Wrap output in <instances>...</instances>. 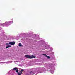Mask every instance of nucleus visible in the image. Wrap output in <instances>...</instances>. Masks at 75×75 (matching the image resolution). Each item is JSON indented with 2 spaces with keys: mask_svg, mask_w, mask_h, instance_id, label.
I'll list each match as a JSON object with an SVG mask.
<instances>
[{
  "mask_svg": "<svg viewBox=\"0 0 75 75\" xmlns=\"http://www.w3.org/2000/svg\"><path fill=\"white\" fill-rule=\"evenodd\" d=\"M25 57L27 58H28V59H31V58H36V57L33 55H25Z\"/></svg>",
  "mask_w": 75,
  "mask_h": 75,
  "instance_id": "nucleus-1",
  "label": "nucleus"
},
{
  "mask_svg": "<svg viewBox=\"0 0 75 75\" xmlns=\"http://www.w3.org/2000/svg\"><path fill=\"white\" fill-rule=\"evenodd\" d=\"M15 42H11L9 43V44H11V45H14L15 44Z\"/></svg>",
  "mask_w": 75,
  "mask_h": 75,
  "instance_id": "nucleus-2",
  "label": "nucleus"
},
{
  "mask_svg": "<svg viewBox=\"0 0 75 75\" xmlns=\"http://www.w3.org/2000/svg\"><path fill=\"white\" fill-rule=\"evenodd\" d=\"M13 70L14 71L16 70L15 71L16 72H18V70L17 69V68L16 67H15L13 69Z\"/></svg>",
  "mask_w": 75,
  "mask_h": 75,
  "instance_id": "nucleus-3",
  "label": "nucleus"
},
{
  "mask_svg": "<svg viewBox=\"0 0 75 75\" xmlns=\"http://www.w3.org/2000/svg\"><path fill=\"white\" fill-rule=\"evenodd\" d=\"M45 57H47V58L48 59H49L50 58V57L48 56L45 55Z\"/></svg>",
  "mask_w": 75,
  "mask_h": 75,
  "instance_id": "nucleus-4",
  "label": "nucleus"
},
{
  "mask_svg": "<svg viewBox=\"0 0 75 75\" xmlns=\"http://www.w3.org/2000/svg\"><path fill=\"white\" fill-rule=\"evenodd\" d=\"M18 46L19 47H21V46H22V44H21V43H20L19 44Z\"/></svg>",
  "mask_w": 75,
  "mask_h": 75,
  "instance_id": "nucleus-5",
  "label": "nucleus"
},
{
  "mask_svg": "<svg viewBox=\"0 0 75 75\" xmlns=\"http://www.w3.org/2000/svg\"><path fill=\"white\" fill-rule=\"evenodd\" d=\"M9 47H11V46L9 45L8 46H7L6 47V48H9Z\"/></svg>",
  "mask_w": 75,
  "mask_h": 75,
  "instance_id": "nucleus-6",
  "label": "nucleus"
},
{
  "mask_svg": "<svg viewBox=\"0 0 75 75\" xmlns=\"http://www.w3.org/2000/svg\"><path fill=\"white\" fill-rule=\"evenodd\" d=\"M21 74L20 73V72H18V75H21Z\"/></svg>",
  "mask_w": 75,
  "mask_h": 75,
  "instance_id": "nucleus-7",
  "label": "nucleus"
},
{
  "mask_svg": "<svg viewBox=\"0 0 75 75\" xmlns=\"http://www.w3.org/2000/svg\"><path fill=\"white\" fill-rule=\"evenodd\" d=\"M6 45H8V46H9V45H9V44H8V43H6Z\"/></svg>",
  "mask_w": 75,
  "mask_h": 75,
  "instance_id": "nucleus-8",
  "label": "nucleus"
},
{
  "mask_svg": "<svg viewBox=\"0 0 75 75\" xmlns=\"http://www.w3.org/2000/svg\"><path fill=\"white\" fill-rule=\"evenodd\" d=\"M42 55H44L45 56V55H46V54H42Z\"/></svg>",
  "mask_w": 75,
  "mask_h": 75,
  "instance_id": "nucleus-9",
  "label": "nucleus"
},
{
  "mask_svg": "<svg viewBox=\"0 0 75 75\" xmlns=\"http://www.w3.org/2000/svg\"><path fill=\"white\" fill-rule=\"evenodd\" d=\"M33 73V71H31L30 72V74H32Z\"/></svg>",
  "mask_w": 75,
  "mask_h": 75,
  "instance_id": "nucleus-10",
  "label": "nucleus"
},
{
  "mask_svg": "<svg viewBox=\"0 0 75 75\" xmlns=\"http://www.w3.org/2000/svg\"><path fill=\"white\" fill-rule=\"evenodd\" d=\"M24 69H22L21 71L22 72H23V71Z\"/></svg>",
  "mask_w": 75,
  "mask_h": 75,
  "instance_id": "nucleus-11",
  "label": "nucleus"
},
{
  "mask_svg": "<svg viewBox=\"0 0 75 75\" xmlns=\"http://www.w3.org/2000/svg\"><path fill=\"white\" fill-rule=\"evenodd\" d=\"M20 72H21V74H22L23 73V71H20Z\"/></svg>",
  "mask_w": 75,
  "mask_h": 75,
  "instance_id": "nucleus-12",
  "label": "nucleus"
}]
</instances>
